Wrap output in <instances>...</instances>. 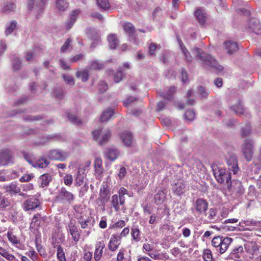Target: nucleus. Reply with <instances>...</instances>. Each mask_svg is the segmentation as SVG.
<instances>
[{"label":"nucleus","mask_w":261,"mask_h":261,"mask_svg":"<svg viewBox=\"0 0 261 261\" xmlns=\"http://www.w3.org/2000/svg\"><path fill=\"white\" fill-rule=\"evenodd\" d=\"M193 52L197 59L202 62L204 67L214 68L219 71L223 70V67L218 64L211 55L203 53L200 49L197 47L193 49Z\"/></svg>","instance_id":"f257e3e1"},{"label":"nucleus","mask_w":261,"mask_h":261,"mask_svg":"<svg viewBox=\"0 0 261 261\" xmlns=\"http://www.w3.org/2000/svg\"><path fill=\"white\" fill-rule=\"evenodd\" d=\"M125 195L131 196V195L128 193L127 190L125 188L121 187L118 192V194H114L112 196L110 201L111 204L116 212H119L120 206L124 204L125 201L124 196Z\"/></svg>","instance_id":"f03ea898"},{"label":"nucleus","mask_w":261,"mask_h":261,"mask_svg":"<svg viewBox=\"0 0 261 261\" xmlns=\"http://www.w3.org/2000/svg\"><path fill=\"white\" fill-rule=\"evenodd\" d=\"M211 167L214 175L218 182L220 184L226 182L227 185L229 184L231 181V175L228 171L215 164H212Z\"/></svg>","instance_id":"7ed1b4c3"},{"label":"nucleus","mask_w":261,"mask_h":261,"mask_svg":"<svg viewBox=\"0 0 261 261\" xmlns=\"http://www.w3.org/2000/svg\"><path fill=\"white\" fill-rule=\"evenodd\" d=\"M91 162L89 161H86L84 164L80 165L74 175L75 185L79 187L84 184L86 174L89 169Z\"/></svg>","instance_id":"20e7f679"},{"label":"nucleus","mask_w":261,"mask_h":261,"mask_svg":"<svg viewBox=\"0 0 261 261\" xmlns=\"http://www.w3.org/2000/svg\"><path fill=\"white\" fill-rule=\"evenodd\" d=\"M93 139L100 145L106 144L111 136V132L107 128H97L92 132Z\"/></svg>","instance_id":"39448f33"},{"label":"nucleus","mask_w":261,"mask_h":261,"mask_svg":"<svg viewBox=\"0 0 261 261\" xmlns=\"http://www.w3.org/2000/svg\"><path fill=\"white\" fill-rule=\"evenodd\" d=\"M227 186L229 192L233 196L239 197L245 193V189L240 180H233L230 181Z\"/></svg>","instance_id":"423d86ee"},{"label":"nucleus","mask_w":261,"mask_h":261,"mask_svg":"<svg viewBox=\"0 0 261 261\" xmlns=\"http://www.w3.org/2000/svg\"><path fill=\"white\" fill-rule=\"evenodd\" d=\"M254 143L252 140L249 139H245L241 146V151L247 161H250L252 158L254 149Z\"/></svg>","instance_id":"0eeeda50"},{"label":"nucleus","mask_w":261,"mask_h":261,"mask_svg":"<svg viewBox=\"0 0 261 261\" xmlns=\"http://www.w3.org/2000/svg\"><path fill=\"white\" fill-rule=\"evenodd\" d=\"M208 202L202 198L197 199L194 203V212L198 216L204 215L208 210Z\"/></svg>","instance_id":"6e6552de"},{"label":"nucleus","mask_w":261,"mask_h":261,"mask_svg":"<svg viewBox=\"0 0 261 261\" xmlns=\"http://www.w3.org/2000/svg\"><path fill=\"white\" fill-rule=\"evenodd\" d=\"M69 156V153L60 149L50 150V159L64 161Z\"/></svg>","instance_id":"1a4fd4ad"},{"label":"nucleus","mask_w":261,"mask_h":261,"mask_svg":"<svg viewBox=\"0 0 261 261\" xmlns=\"http://www.w3.org/2000/svg\"><path fill=\"white\" fill-rule=\"evenodd\" d=\"M246 29L248 32L254 33L255 34H261V24L257 19H250L247 22Z\"/></svg>","instance_id":"9d476101"},{"label":"nucleus","mask_w":261,"mask_h":261,"mask_svg":"<svg viewBox=\"0 0 261 261\" xmlns=\"http://www.w3.org/2000/svg\"><path fill=\"white\" fill-rule=\"evenodd\" d=\"M40 204L39 200L34 196H31L23 204V208L25 211H33L38 207Z\"/></svg>","instance_id":"9b49d317"},{"label":"nucleus","mask_w":261,"mask_h":261,"mask_svg":"<svg viewBox=\"0 0 261 261\" xmlns=\"http://www.w3.org/2000/svg\"><path fill=\"white\" fill-rule=\"evenodd\" d=\"M228 169L237 174L239 171L237 156L234 154H230L226 158Z\"/></svg>","instance_id":"f8f14e48"},{"label":"nucleus","mask_w":261,"mask_h":261,"mask_svg":"<svg viewBox=\"0 0 261 261\" xmlns=\"http://www.w3.org/2000/svg\"><path fill=\"white\" fill-rule=\"evenodd\" d=\"M7 236L9 241L12 245L19 250H23L24 245L20 243V239L15 235L13 231L11 230L8 231Z\"/></svg>","instance_id":"ddd939ff"},{"label":"nucleus","mask_w":261,"mask_h":261,"mask_svg":"<svg viewBox=\"0 0 261 261\" xmlns=\"http://www.w3.org/2000/svg\"><path fill=\"white\" fill-rule=\"evenodd\" d=\"M120 242L121 237L118 234H112L108 246L109 249L111 251H115L120 245Z\"/></svg>","instance_id":"4468645a"},{"label":"nucleus","mask_w":261,"mask_h":261,"mask_svg":"<svg viewBox=\"0 0 261 261\" xmlns=\"http://www.w3.org/2000/svg\"><path fill=\"white\" fill-rule=\"evenodd\" d=\"M94 166L95 169V175L96 178H100L104 171L102 167V161L99 158H96L95 159L94 163Z\"/></svg>","instance_id":"2eb2a0df"},{"label":"nucleus","mask_w":261,"mask_h":261,"mask_svg":"<svg viewBox=\"0 0 261 261\" xmlns=\"http://www.w3.org/2000/svg\"><path fill=\"white\" fill-rule=\"evenodd\" d=\"M186 185L185 181L178 180L172 186V191L176 195L180 196L184 193Z\"/></svg>","instance_id":"dca6fc26"},{"label":"nucleus","mask_w":261,"mask_h":261,"mask_svg":"<svg viewBox=\"0 0 261 261\" xmlns=\"http://www.w3.org/2000/svg\"><path fill=\"white\" fill-rule=\"evenodd\" d=\"M105 247L104 241H98L95 245V250L94 252V259L98 261L101 258L103 252V249Z\"/></svg>","instance_id":"f3484780"},{"label":"nucleus","mask_w":261,"mask_h":261,"mask_svg":"<svg viewBox=\"0 0 261 261\" xmlns=\"http://www.w3.org/2000/svg\"><path fill=\"white\" fill-rule=\"evenodd\" d=\"M195 16L201 25H203L206 21L207 15L204 9L199 8L195 12Z\"/></svg>","instance_id":"a211bd4d"},{"label":"nucleus","mask_w":261,"mask_h":261,"mask_svg":"<svg viewBox=\"0 0 261 261\" xmlns=\"http://www.w3.org/2000/svg\"><path fill=\"white\" fill-rule=\"evenodd\" d=\"M68 229L73 240L75 243H76L80 238V234L77 227L71 222L68 224Z\"/></svg>","instance_id":"6ab92c4d"},{"label":"nucleus","mask_w":261,"mask_h":261,"mask_svg":"<svg viewBox=\"0 0 261 261\" xmlns=\"http://www.w3.org/2000/svg\"><path fill=\"white\" fill-rule=\"evenodd\" d=\"M80 11L79 9H75L72 11L66 23V27L67 30H69L72 27L76 20L77 15L80 13Z\"/></svg>","instance_id":"aec40b11"},{"label":"nucleus","mask_w":261,"mask_h":261,"mask_svg":"<svg viewBox=\"0 0 261 261\" xmlns=\"http://www.w3.org/2000/svg\"><path fill=\"white\" fill-rule=\"evenodd\" d=\"M12 157L9 151L0 152V166L5 165L12 161Z\"/></svg>","instance_id":"412c9836"},{"label":"nucleus","mask_w":261,"mask_h":261,"mask_svg":"<svg viewBox=\"0 0 261 261\" xmlns=\"http://www.w3.org/2000/svg\"><path fill=\"white\" fill-rule=\"evenodd\" d=\"M221 244H219L218 250L221 254L224 253L228 249L229 246L232 241V239L230 238L225 237L222 238Z\"/></svg>","instance_id":"4be33fe9"},{"label":"nucleus","mask_w":261,"mask_h":261,"mask_svg":"<svg viewBox=\"0 0 261 261\" xmlns=\"http://www.w3.org/2000/svg\"><path fill=\"white\" fill-rule=\"evenodd\" d=\"M110 196V189L107 184L103 185L99 192V198L101 201H107Z\"/></svg>","instance_id":"5701e85b"},{"label":"nucleus","mask_w":261,"mask_h":261,"mask_svg":"<svg viewBox=\"0 0 261 261\" xmlns=\"http://www.w3.org/2000/svg\"><path fill=\"white\" fill-rule=\"evenodd\" d=\"M123 143L125 146H130L133 142L132 134L128 132H123L120 136Z\"/></svg>","instance_id":"b1692460"},{"label":"nucleus","mask_w":261,"mask_h":261,"mask_svg":"<svg viewBox=\"0 0 261 261\" xmlns=\"http://www.w3.org/2000/svg\"><path fill=\"white\" fill-rule=\"evenodd\" d=\"M224 47L228 54L231 55L237 51L238 49V45L236 42L231 41H228L224 43Z\"/></svg>","instance_id":"393cba45"},{"label":"nucleus","mask_w":261,"mask_h":261,"mask_svg":"<svg viewBox=\"0 0 261 261\" xmlns=\"http://www.w3.org/2000/svg\"><path fill=\"white\" fill-rule=\"evenodd\" d=\"M4 189L11 194H16L20 192V188L14 182H11L9 185L4 186Z\"/></svg>","instance_id":"a878e982"},{"label":"nucleus","mask_w":261,"mask_h":261,"mask_svg":"<svg viewBox=\"0 0 261 261\" xmlns=\"http://www.w3.org/2000/svg\"><path fill=\"white\" fill-rule=\"evenodd\" d=\"M217 213V210L215 208H211L207 212H205L204 214L205 216L204 221L207 223L212 222L215 218Z\"/></svg>","instance_id":"bb28decb"},{"label":"nucleus","mask_w":261,"mask_h":261,"mask_svg":"<svg viewBox=\"0 0 261 261\" xmlns=\"http://www.w3.org/2000/svg\"><path fill=\"white\" fill-rule=\"evenodd\" d=\"M119 152L116 148H108L106 150L105 155L107 158L113 161L115 160L118 156Z\"/></svg>","instance_id":"cd10ccee"},{"label":"nucleus","mask_w":261,"mask_h":261,"mask_svg":"<svg viewBox=\"0 0 261 261\" xmlns=\"http://www.w3.org/2000/svg\"><path fill=\"white\" fill-rule=\"evenodd\" d=\"M114 114V110L111 108H108L105 110L100 116V121L101 122H106L112 118Z\"/></svg>","instance_id":"c85d7f7f"},{"label":"nucleus","mask_w":261,"mask_h":261,"mask_svg":"<svg viewBox=\"0 0 261 261\" xmlns=\"http://www.w3.org/2000/svg\"><path fill=\"white\" fill-rule=\"evenodd\" d=\"M66 116L68 120L74 124L80 125L82 123L81 121L79 118L76 117L75 114L70 110L66 111Z\"/></svg>","instance_id":"c756f323"},{"label":"nucleus","mask_w":261,"mask_h":261,"mask_svg":"<svg viewBox=\"0 0 261 261\" xmlns=\"http://www.w3.org/2000/svg\"><path fill=\"white\" fill-rule=\"evenodd\" d=\"M16 5L14 3H5L2 8V12L5 13H10L14 12L16 9Z\"/></svg>","instance_id":"7c9ffc66"},{"label":"nucleus","mask_w":261,"mask_h":261,"mask_svg":"<svg viewBox=\"0 0 261 261\" xmlns=\"http://www.w3.org/2000/svg\"><path fill=\"white\" fill-rule=\"evenodd\" d=\"M148 255L152 258L156 260H166L169 258V255L166 253H149Z\"/></svg>","instance_id":"2f4dec72"},{"label":"nucleus","mask_w":261,"mask_h":261,"mask_svg":"<svg viewBox=\"0 0 261 261\" xmlns=\"http://www.w3.org/2000/svg\"><path fill=\"white\" fill-rule=\"evenodd\" d=\"M166 194L164 192V190H160L158 192L154 195V201L155 203L156 204H161L164 202V201L166 199Z\"/></svg>","instance_id":"473e14b6"},{"label":"nucleus","mask_w":261,"mask_h":261,"mask_svg":"<svg viewBox=\"0 0 261 261\" xmlns=\"http://www.w3.org/2000/svg\"><path fill=\"white\" fill-rule=\"evenodd\" d=\"M108 41L110 48L115 49L118 44V40L114 34H111L108 36Z\"/></svg>","instance_id":"72a5a7b5"},{"label":"nucleus","mask_w":261,"mask_h":261,"mask_svg":"<svg viewBox=\"0 0 261 261\" xmlns=\"http://www.w3.org/2000/svg\"><path fill=\"white\" fill-rule=\"evenodd\" d=\"M60 196L62 199L67 201L69 203H71L74 200L73 195L66 190L61 191L60 193Z\"/></svg>","instance_id":"f704fd0d"},{"label":"nucleus","mask_w":261,"mask_h":261,"mask_svg":"<svg viewBox=\"0 0 261 261\" xmlns=\"http://www.w3.org/2000/svg\"><path fill=\"white\" fill-rule=\"evenodd\" d=\"M175 91L176 88L175 87H170L166 92H162L159 93L166 99L170 100Z\"/></svg>","instance_id":"c9c22d12"},{"label":"nucleus","mask_w":261,"mask_h":261,"mask_svg":"<svg viewBox=\"0 0 261 261\" xmlns=\"http://www.w3.org/2000/svg\"><path fill=\"white\" fill-rule=\"evenodd\" d=\"M231 109L239 115H244L245 114H246V115H248L240 102H239L237 105L232 106L231 107Z\"/></svg>","instance_id":"e433bc0d"},{"label":"nucleus","mask_w":261,"mask_h":261,"mask_svg":"<svg viewBox=\"0 0 261 261\" xmlns=\"http://www.w3.org/2000/svg\"><path fill=\"white\" fill-rule=\"evenodd\" d=\"M178 43L180 48V49L185 56V59L188 62L191 61L192 60V56H191L189 51L188 49L185 47L182 42L180 40H178Z\"/></svg>","instance_id":"4c0bfd02"},{"label":"nucleus","mask_w":261,"mask_h":261,"mask_svg":"<svg viewBox=\"0 0 261 261\" xmlns=\"http://www.w3.org/2000/svg\"><path fill=\"white\" fill-rule=\"evenodd\" d=\"M123 29L130 37H133L134 33L135 28L133 25L129 22H125L123 25Z\"/></svg>","instance_id":"58836bf2"},{"label":"nucleus","mask_w":261,"mask_h":261,"mask_svg":"<svg viewBox=\"0 0 261 261\" xmlns=\"http://www.w3.org/2000/svg\"><path fill=\"white\" fill-rule=\"evenodd\" d=\"M48 162L44 158H41L37 160L35 163L32 164V166L36 168H43L47 167L48 164Z\"/></svg>","instance_id":"ea45409f"},{"label":"nucleus","mask_w":261,"mask_h":261,"mask_svg":"<svg viewBox=\"0 0 261 261\" xmlns=\"http://www.w3.org/2000/svg\"><path fill=\"white\" fill-rule=\"evenodd\" d=\"M72 40L71 38H68L61 48V53H66L72 48L71 45Z\"/></svg>","instance_id":"a19ab883"},{"label":"nucleus","mask_w":261,"mask_h":261,"mask_svg":"<svg viewBox=\"0 0 261 261\" xmlns=\"http://www.w3.org/2000/svg\"><path fill=\"white\" fill-rule=\"evenodd\" d=\"M0 254L9 261H12L15 258L14 255L10 253L7 250L3 247L0 249Z\"/></svg>","instance_id":"79ce46f5"},{"label":"nucleus","mask_w":261,"mask_h":261,"mask_svg":"<svg viewBox=\"0 0 261 261\" xmlns=\"http://www.w3.org/2000/svg\"><path fill=\"white\" fill-rule=\"evenodd\" d=\"M104 67V64L102 62L99 60H94L90 63V68L91 69L99 70Z\"/></svg>","instance_id":"37998d69"},{"label":"nucleus","mask_w":261,"mask_h":261,"mask_svg":"<svg viewBox=\"0 0 261 261\" xmlns=\"http://www.w3.org/2000/svg\"><path fill=\"white\" fill-rule=\"evenodd\" d=\"M132 236L134 240L138 242L140 240V231L137 226H134L132 228Z\"/></svg>","instance_id":"c03bdc74"},{"label":"nucleus","mask_w":261,"mask_h":261,"mask_svg":"<svg viewBox=\"0 0 261 261\" xmlns=\"http://www.w3.org/2000/svg\"><path fill=\"white\" fill-rule=\"evenodd\" d=\"M197 91L201 98H206L210 93L209 90L202 86L197 88Z\"/></svg>","instance_id":"a18cd8bd"},{"label":"nucleus","mask_w":261,"mask_h":261,"mask_svg":"<svg viewBox=\"0 0 261 261\" xmlns=\"http://www.w3.org/2000/svg\"><path fill=\"white\" fill-rule=\"evenodd\" d=\"M57 256L59 261H66L65 252L61 246H58L57 250Z\"/></svg>","instance_id":"49530a36"},{"label":"nucleus","mask_w":261,"mask_h":261,"mask_svg":"<svg viewBox=\"0 0 261 261\" xmlns=\"http://www.w3.org/2000/svg\"><path fill=\"white\" fill-rule=\"evenodd\" d=\"M56 5L57 8L60 11H65L68 7V4L66 0H57Z\"/></svg>","instance_id":"de8ad7c7"},{"label":"nucleus","mask_w":261,"mask_h":261,"mask_svg":"<svg viewBox=\"0 0 261 261\" xmlns=\"http://www.w3.org/2000/svg\"><path fill=\"white\" fill-rule=\"evenodd\" d=\"M241 223H243L245 224L246 226H253L259 227L260 229H261V222L255 221L253 220H246L244 221L243 222H240L239 225H241Z\"/></svg>","instance_id":"09e8293b"},{"label":"nucleus","mask_w":261,"mask_h":261,"mask_svg":"<svg viewBox=\"0 0 261 261\" xmlns=\"http://www.w3.org/2000/svg\"><path fill=\"white\" fill-rule=\"evenodd\" d=\"M39 181L40 183L41 187L44 188L49 184L48 175L44 174L39 177Z\"/></svg>","instance_id":"8fccbe9b"},{"label":"nucleus","mask_w":261,"mask_h":261,"mask_svg":"<svg viewBox=\"0 0 261 261\" xmlns=\"http://www.w3.org/2000/svg\"><path fill=\"white\" fill-rule=\"evenodd\" d=\"M17 22L15 20L12 21L9 24L7 25L5 31L6 36L11 34L16 27Z\"/></svg>","instance_id":"3c124183"},{"label":"nucleus","mask_w":261,"mask_h":261,"mask_svg":"<svg viewBox=\"0 0 261 261\" xmlns=\"http://www.w3.org/2000/svg\"><path fill=\"white\" fill-rule=\"evenodd\" d=\"M76 76L77 77L81 78V80L83 82H86L88 79L89 74L87 70H84L82 71H77L76 73Z\"/></svg>","instance_id":"603ef678"},{"label":"nucleus","mask_w":261,"mask_h":261,"mask_svg":"<svg viewBox=\"0 0 261 261\" xmlns=\"http://www.w3.org/2000/svg\"><path fill=\"white\" fill-rule=\"evenodd\" d=\"M123 76V73L122 71V69L121 67H119L117 72L114 75V82L115 83H119L120 82Z\"/></svg>","instance_id":"864d4df0"},{"label":"nucleus","mask_w":261,"mask_h":261,"mask_svg":"<svg viewBox=\"0 0 261 261\" xmlns=\"http://www.w3.org/2000/svg\"><path fill=\"white\" fill-rule=\"evenodd\" d=\"M203 258L205 261H213L212 253L210 249H206L204 250Z\"/></svg>","instance_id":"5fc2aeb1"},{"label":"nucleus","mask_w":261,"mask_h":261,"mask_svg":"<svg viewBox=\"0 0 261 261\" xmlns=\"http://www.w3.org/2000/svg\"><path fill=\"white\" fill-rule=\"evenodd\" d=\"M41 216L39 214H35L32 220L31 227H34L40 224Z\"/></svg>","instance_id":"6e6d98bb"},{"label":"nucleus","mask_w":261,"mask_h":261,"mask_svg":"<svg viewBox=\"0 0 261 261\" xmlns=\"http://www.w3.org/2000/svg\"><path fill=\"white\" fill-rule=\"evenodd\" d=\"M21 63L17 57H14L12 59V66L14 70H17L21 68Z\"/></svg>","instance_id":"4d7b16f0"},{"label":"nucleus","mask_w":261,"mask_h":261,"mask_svg":"<svg viewBox=\"0 0 261 261\" xmlns=\"http://www.w3.org/2000/svg\"><path fill=\"white\" fill-rule=\"evenodd\" d=\"M97 5L101 9L106 10L109 7L108 0H96Z\"/></svg>","instance_id":"13d9d810"},{"label":"nucleus","mask_w":261,"mask_h":261,"mask_svg":"<svg viewBox=\"0 0 261 261\" xmlns=\"http://www.w3.org/2000/svg\"><path fill=\"white\" fill-rule=\"evenodd\" d=\"M195 117V113L193 110H188L185 114V118L186 120L191 121Z\"/></svg>","instance_id":"bf43d9fd"},{"label":"nucleus","mask_w":261,"mask_h":261,"mask_svg":"<svg viewBox=\"0 0 261 261\" xmlns=\"http://www.w3.org/2000/svg\"><path fill=\"white\" fill-rule=\"evenodd\" d=\"M62 76L64 81L69 86H73L74 85V81L71 76L64 74Z\"/></svg>","instance_id":"052dcab7"},{"label":"nucleus","mask_w":261,"mask_h":261,"mask_svg":"<svg viewBox=\"0 0 261 261\" xmlns=\"http://www.w3.org/2000/svg\"><path fill=\"white\" fill-rule=\"evenodd\" d=\"M222 238L223 237H216L213 238V239L212 241V244L213 247L217 248L219 247V244H221L222 242Z\"/></svg>","instance_id":"680f3d73"},{"label":"nucleus","mask_w":261,"mask_h":261,"mask_svg":"<svg viewBox=\"0 0 261 261\" xmlns=\"http://www.w3.org/2000/svg\"><path fill=\"white\" fill-rule=\"evenodd\" d=\"M60 67L63 70L70 69V65L68 64L64 59H60L59 60Z\"/></svg>","instance_id":"e2e57ef3"},{"label":"nucleus","mask_w":261,"mask_h":261,"mask_svg":"<svg viewBox=\"0 0 261 261\" xmlns=\"http://www.w3.org/2000/svg\"><path fill=\"white\" fill-rule=\"evenodd\" d=\"M64 182L66 186H70L73 182L72 175L69 174H66L64 177Z\"/></svg>","instance_id":"0e129e2a"},{"label":"nucleus","mask_w":261,"mask_h":261,"mask_svg":"<svg viewBox=\"0 0 261 261\" xmlns=\"http://www.w3.org/2000/svg\"><path fill=\"white\" fill-rule=\"evenodd\" d=\"M10 202L7 198L5 197H0V207L5 208L9 205Z\"/></svg>","instance_id":"69168bd1"},{"label":"nucleus","mask_w":261,"mask_h":261,"mask_svg":"<svg viewBox=\"0 0 261 261\" xmlns=\"http://www.w3.org/2000/svg\"><path fill=\"white\" fill-rule=\"evenodd\" d=\"M54 95L58 99H62L64 97V94L61 89H56L54 92Z\"/></svg>","instance_id":"338daca9"},{"label":"nucleus","mask_w":261,"mask_h":261,"mask_svg":"<svg viewBox=\"0 0 261 261\" xmlns=\"http://www.w3.org/2000/svg\"><path fill=\"white\" fill-rule=\"evenodd\" d=\"M251 132V126L249 124H246L244 127L242 128L241 130V134L243 136H246L249 135Z\"/></svg>","instance_id":"774afa93"}]
</instances>
